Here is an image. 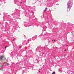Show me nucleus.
<instances>
[{"label": "nucleus", "mask_w": 74, "mask_h": 74, "mask_svg": "<svg viewBox=\"0 0 74 74\" xmlns=\"http://www.w3.org/2000/svg\"><path fill=\"white\" fill-rule=\"evenodd\" d=\"M3 66H1V68H0V70H2V71H3Z\"/></svg>", "instance_id": "7ed1b4c3"}, {"label": "nucleus", "mask_w": 74, "mask_h": 74, "mask_svg": "<svg viewBox=\"0 0 74 74\" xmlns=\"http://www.w3.org/2000/svg\"><path fill=\"white\" fill-rule=\"evenodd\" d=\"M72 74V73H71V74Z\"/></svg>", "instance_id": "dca6fc26"}, {"label": "nucleus", "mask_w": 74, "mask_h": 74, "mask_svg": "<svg viewBox=\"0 0 74 74\" xmlns=\"http://www.w3.org/2000/svg\"><path fill=\"white\" fill-rule=\"evenodd\" d=\"M56 40H54V41H56Z\"/></svg>", "instance_id": "ddd939ff"}, {"label": "nucleus", "mask_w": 74, "mask_h": 74, "mask_svg": "<svg viewBox=\"0 0 74 74\" xmlns=\"http://www.w3.org/2000/svg\"><path fill=\"white\" fill-rule=\"evenodd\" d=\"M8 65H9V64H6V66H8Z\"/></svg>", "instance_id": "0eeeda50"}, {"label": "nucleus", "mask_w": 74, "mask_h": 74, "mask_svg": "<svg viewBox=\"0 0 74 74\" xmlns=\"http://www.w3.org/2000/svg\"><path fill=\"white\" fill-rule=\"evenodd\" d=\"M66 51V50H65L64 51Z\"/></svg>", "instance_id": "1a4fd4ad"}, {"label": "nucleus", "mask_w": 74, "mask_h": 74, "mask_svg": "<svg viewBox=\"0 0 74 74\" xmlns=\"http://www.w3.org/2000/svg\"><path fill=\"white\" fill-rule=\"evenodd\" d=\"M28 41H29V40H28Z\"/></svg>", "instance_id": "4468645a"}, {"label": "nucleus", "mask_w": 74, "mask_h": 74, "mask_svg": "<svg viewBox=\"0 0 74 74\" xmlns=\"http://www.w3.org/2000/svg\"><path fill=\"white\" fill-rule=\"evenodd\" d=\"M7 47H8V46H6V47H5V49H6V48H7Z\"/></svg>", "instance_id": "423d86ee"}, {"label": "nucleus", "mask_w": 74, "mask_h": 74, "mask_svg": "<svg viewBox=\"0 0 74 74\" xmlns=\"http://www.w3.org/2000/svg\"><path fill=\"white\" fill-rule=\"evenodd\" d=\"M72 5H73V3L69 1L67 4L68 8L69 9H71V7H72L71 6Z\"/></svg>", "instance_id": "f257e3e1"}, {"label": "nucleus", "mask_w": 74, "mask_h": 74, "mask_svg": "<svg viewBox=\"0 0 74 74\" xmlns=\"http://www.w3.org/2000/svg\"><path fill=\"white\" fill-rule=\"evenodd\" d=\"M21 4H22V2H21Z\"/></svg>", "instance_id": "f8f14e48"}, {"label": "nucleus", "mask_w": 74, "mask_h": 74, "mask_svg": "<svg viewBox=\"0 0 74 74\" xmlns=\"http://www.w3.org/2000/svg\"><path fill=\"white\" fill-rule=\"evenodd\" d=\"M20 48H21V47H20Z\"/></svg>", "instance_id": "2eb2a0df"}, {"label": "nucleus", "mask_w": 74, "mask_h": 74, "mask_svg": "<svg viewBox=\"0 0 74 74\" xmlns=\"http://www.w3.org/2000/svg\"><path fill=\"white\" fill-rule=\"evenodd\" d=\"M14 40H15V39H14L13 41H14Z\"/></svg>", "instance_id": "9b49d317"}, {"label": "nucleus", "mask_w": 74, "mask_h": 74, "mask_svg": "<svg viewBox=\"0 0 74 74\" xmlns=\"http://www.w3.org/2000/svg\"><path fill=\"white\" fill-rule=\"evenodd\" d=\"M47 8H46L45 10H44V12H45V11H47Z\"/></svg>", "instance_id": "20e7f679"}, {"label": "nucleus", "mask_w": 74, "mask_h": 74, "mask_svg": "<svg viewBox=\"0 0 74 74\" xmlns=\"http://www.w3.org/2000/svg\"><path fill=\"white\" fill-rule=\"evenodd\" d=\"M61 71V70H60L59 69V71Z\"/></svg>", "instance_id": "6e6552de"}, {"label": "nucleus", "mask_w": 74, "mask_h": 74, "mask_svg": "<svg viewBox=\"0 0 74 74\" xmlns=\"http://www.w3.org/2000/svg\"><path fill=\"white\" fill-rule=\"evenodd\" d=\"M52 74H55V72H53L52 73Z\"/></svg>", "instance_id": "39448f33"}, {"label": "nucleus", "mask_w": 74, "mask_h": 74, "mask_svg": "<svg viewBox=\"0 0 74 74\" xmlns=\"http://www.w3.org/2000/svg\"><path fill=\"white\" fill-rule=\"evenodd\" d=\"M62 72H61V73H62Z\"/></svg>", "instance_id": "f3484780"}, {"label": "nucleus", "mask_w": 74, "mask_h": 74, "mask_svg": "<svg viewBox=\"0 0 74 74\" xmlns=\"http://www.w3.org/2000/svg\"><path fill=\"white\" fill-rule=\"evenodd\" d=\"M54 41V40H53L52 41Z\"/></svg>", "instance_id": "9d476101"}, {"label": "nucleus", "mask_w": 74, "mask_h": 74, "mask_svg": "<svg viewBox=\"0 0 74 74\" xmlns=\"http://www.w3.org/2000/svg\"><path fill=\"white\" fill-rule=\"evenodd\" d=\"M4 58V56H1V57H0V60H1L2 59H3V58Z\"/></svg>", "instance_id": "f03ea898"}]
</instances>
